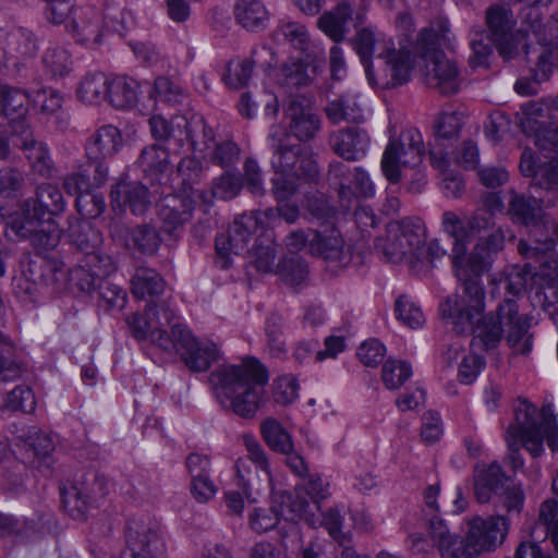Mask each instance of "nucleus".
<instances>
[{"instance_id": "f257e3e1", "label": "nucleus", "mask_w": 558, "mask_h": 558, "mask_svg": "<svg viewBox=\"0 0 558 558\" xmlns=\"http://www.w3.org/2000/svg\"><path fill=\"white\" fill-rule=\"evenodd\" d=\"M489 226L490 219L482 210L475 211L466 221L452 211L442 215L444 231L453 239L452 266L463 291L448 296L440 304V313L460 328L470 327L474 317L485 311V293L480 277L489 268L493 255L504 247L506 234L497 229L488 238L480 239L473 252L465 255L469 240Z\"/></svg>"}, {"instance_id": "f03ea898", "label": "nucleus", "mask_w": 558, "mask_h": 558, "mask_svg": "<svg viewBox=\"0 0 558 558\" xmlns=\"http://www.w3.org/2000/svg\"><path fill=\"white\" fill-rule=\"evenodd\" d=\"M454 36L448 20L439 17L423 28L415 44H401L399 50L386 53V86L407 83L417 70L426 83L445 95L459 90L461 77L456 63L445 57L444 48H453Z\"/></svg>"}, {"instance_id": "7ed1b4c3", "label": "nucleus", "mask_w": 558, "mask_h": 558, "mask_svg": "<svg viewBox=\"0 0 558 558\" xmlns=\"http://www.w3.org/2000/svg\"><path fill=\"white\" fill-rule=\"evenodd\" d=\"M483 313L484 311L476 315L468 328H460L441 313L444 319L458 332H473L469 349L459 341H454L446 353L449 362L457 363L458 379L465 385L474 383L485 366L484 359L474 352L475 348L485 351L495 349L507 332V341L517 353L526 354L532 350V341L526 335L529 328L526 319L518 314V305L514 301L507 300L500 304L496 315L483 316Z\"/></svg>"}, {"instance_id": "20e7f679", "label": "nucleus", "mask_w": 558, "mask_h": 558, "mask_svg": "<svg viewBox=\"0 0 558 558\" xmlns=\"http://www.w3.org/2000/svg\"><path fill=\"white\" fill-rule=\"evenodd\" d=\"M267 369L254 357H246L238 364H222L209 376V384L218 403L233 414L251 420L260 409Z\"/></svg>"}, {"instance_id": "39448f33", "label": "nucleus", "mask_w": 558, "mask_h": 558, "mask_svg": "<svg viewBox=\"0 0 558 558\" xmlns=\"http://www.w3.org/2000/svg\"><path fill=\"white\" fill-rule=\"evenodd\" d=\"M546 439L551 451L558 450V423L549 407L541 411L526 400H519L514 407V422L510 424L506 441L509 448V459L514 470L523 465L518 453L524 447L533 457L544 450Z\"/></svg>"}, {"instance_id": "423d86ee", "label": "nucleus", "mask_w": 558, "mask_h": 558, "mask_svg": "<svg viewBox=\"0 0 558 558\" xmlns=\"http://www.w3.org/2000/svg\"><path fill=\"white\" fill-rule=\"evenodd\" d=\"M553 240H535V245L520 241L519 250L527 258H535L539 263L534 274L524 269L512 271L507 279L506 289L510 294L519 295L527 288V275L532 281V289L544 307L558 303V259L554 251Z\"/></svg>"}, {"instance_id": "0eeeda50", "label": "nucleus", "mask_w": 558, "mask_h": 558, "mask_svg": "<svg viewBox=\"0 0 558 558\" xmlns=\"http://www.w3.org/2000/svg\"><path fill=\"white\" fill-rule=\"evenodd\" d=\"M423 137L418 130L392 125L386 146V181L397 184L422 160Z\"/></svg>"}, {"instance_id": "6e6552de", "label": "nucleus", "mask_w": 558, "mask_h": 558, "mask_svg": "<svg viewBox=\"0 0 558 558\" xmlns=\"http://www.w3.org/2000/svg\"><path fill=\"white\" fill-rule=\"evenodd\" d=\"M425 230L410 218L386 222V260L414 268L423 258Z\"/></svg>"}, {"instance_id": "1a4fd4ad", "label": "nucleus", "mask_w": 558, "mask_h": 558, "mask_svg": "<svg viewBox=\"0 0 558 558\" xmlns=\"http://www.w3.org/2000/svg\"><path fill=\"white\" fill-rule=\"evenodd\" d=\"M510 523L504 515L473 517L466 521L463 556L476 558L496 550L505 542Z\"/></svg>"}, {"instance_id": "9d476101", "label": "nucleus", "mask_w": 558, "mask_h": 558, "mask_svg": "<svg viewBox=\"0 0 558 558\" xmlns=\"http://www.w3.org/2000/svg\"><path fill=\"white\" fill-rule=\"evenodd\" d=\"M274 217L272 209L253 210L238 216L229 228L228 234L216 238V251L220 267L228 268L231 264L230 254H240L245 250L248 240L259 228L268 226Z\"/></svg>"}, {"instance_id": "9b49d317", "label": "nucleus", "mask_w": 558, "mask_h": 558, "mask_svg": "<svg viewBox=\"0 0 558 558\" xmlns=\"http://www.w3.org/2000/svg\"><path fill=\"white\" fill-rule=\"evenodd\" d=\"M289 135L278 137L271 135L274 155L271 167L277 175H304L312 180L318 174L316 160L308 154H303L300 145L288 144Z\"/></svg>"}, {"instance_id": "f8f14e48", "label": "nucleus", "mask_w": 558, "mask_h": 558, "mask_svg": "<svg viewBox=\"0 0 558 558\" xmlns=\"http://www.w3.org/2000/svg\"><path fill=\"white\" fill-rule=\"evenodd\" d=\"M132 558H166L167 548L159 525L150 519L131 520L125 533Z\"/></svg>"}, {"instance_id": "ddd939ff", "label": "nucleus", "mask_w": 558, "mask_h": 558, "mask_svg": "<svg viewBox=\"0 0 558 558\" xmlns=\"http://www.w3.org/2000/svg\"><path fill=\"white\" fill-rule=\"evenodd\" d=\"M203 196L202 191L191 190V194L166 197L158 210L161 230L170 236L178 238Z\"/></svg>"}, {"instance_id": "4468645a", "label": "nucleus", "mask_w": 558, "mask_h": 558, "mask_svg": "<svg viewBox=\"0 0 558 558\" xmlns=\"http://www.w3.org/2000/svg\"><path fill=\"white\" fill-rule=\"evenodd\" d=\"M328 486L322 477L312 476L303 486L296 488L290 505L291 511L310 526H316L319 523L317 512L320 511V502L330 495Z\"/></svg>"}, {"instance_id": "2eb2a0df", "label": "nucleus", "mask_w": 558, "mask_h": 558, "mask_svg": "<svg viewBox=\"0 0 558 558\" xmlns=\"http://www.w3.org/2000/svg\"><path fill=\"white\" fill-rule=\"evenodd\" d=\"M179 341L181 361L195 373L206 372L218 359L219 352L215 343L196 340L191 331H175Z\"/></svg>"}, {"instance_id": "dca6fc26", "label": "nucleus", "mask_w": 558, "mask_h": 558, "mask_svg": "<svg viewBox=\"0 0 558 558\" xmlns=\"http://www.w3.org/2000/svg\"><path fill=\"white\" fill-rule=\"evenodd\" d=\"M13 146L20 147L29 160L34 170L41 175H49L51 172V159L46 145L35 138L31 125L22 120L12 124Z\"/></svg>"}, {"instance_id": "f3484780", "label": "nucleus", "mask_w": 558, "mask_h": 558, "mask_svg": "<svg viewBox=\"0 0 558 558\" xmlns=\"http://www.w3.org/2000/svg\"><path fill=\"white\" fill-rule=\"evenodd\" d=\"M284 119L288 122L290 133L301 142L314 138L322 123L319 117L304 97H295L289 100L284 108Z\"/></svg>"}, {"instance_id": "a211bd4d", "label": "nucleus", "mask_w": 558, "mask_h": 558, "mask_svg": "<svg viewBox=\"0 0 558 558\" xmlns=\"http://www.w3.org/2000/svg\"><path fill=\"white\" fill-rule=\"evenodd\" d=\"M349 22H354L357 27L363 24V15L361 13L354 15L350 2L342 0L333 9L320 15L317 26L331 40L341 43L349 33Z\"/></svg>"}, {"instance_id": "6ab92c4d", "label": "nucleus", "mask_w": 558, "mask_h": 558, "mask_svg": "<svg viewBox=\"0 0 558 558\" xmlns=\"http://www.w3.org/2000/svg\"><path fill=\"white\" fill-rule=\"evenodd\" d=\"M104 20V16L94 8H78L74 10L73 19L66 28L77 43L95 46L102 37Z\"/></svg>"}, {"instance_id": "aec40b11", "label": "nucleus", "mask_w": 558, "mask_h": 558, "mask_svg": "<svg viewBox=\"0 0 558 558\" xmlns=\"http://www.w3.org/2000/svg\"><path fill=\"white\" fill-rule=\"evenodd\" d=\"M110 233L124 246H133L145 254L156 253L161 242L157 230L148 225L137 226L131 230L122 223H113Z\"/></svg>"}, {"instance_id": "412c9836", "label": "nucleus", "mask_w": 558, "mask_h": 558, "mask_svg": "<svg viewBox=\"0 0 558 558\" xmlns=\"http://www.w3.org/2000/svg\"><path fill=\"white\" fill-rule=\"evenodd\" d=\"M41 217L43 211L37 209L36 203L25 201L21 211L10 215L5 221V236L11 241L29 240L37 227H40Z\"/></svg>"}, {"instance_id": "4be33fe9", "label": "nucleus", "mask_w": 558, "mask_h": 558, "mask_svg": "<svg viewBox=\"0 0 558 558\" xmlns=\"http://www.w3.org/2000/svg\"><path fill=\"white\" fill-rule=\"evenodd\" d=\"M107 494V481L104 476L92 474L90 478L82 484V487H72L65 494L63 502L70 512L77 511L83 515L89 505L101 499Z\"/></svg>"}, {"instance_id": "5701e85b", "label": "nucleus", "mask_w": 558, "mask_h": 558, "mask_svg": "<svg viewBox=\"0 0 558 558\" xmlns=\"http://www.w3.org/2000/svg\"><path fill=\"white\" fill-rule=\"evenodd\" d=\"M429 156L432 166L438 171V184L445 196L453 198L460 197L464 189V182L451 163L449 150L434 146Z\"/></svg>"}, {"instance_id": "b1692460", "label": "nucleus", "mask_w": 558, "mask_h": 558, "mask_svg": "<svg viewBox=\"0 0 558 558\" xmlns=\"http://www.w3.org/2000/svg\"><path fill=\"white\" fill-rule=\"evenodd\" d=\"M520 171L531 178L533 184L546 190L553 189L558 184V157L541 162L532 149L526 148L522 153Z\"/></svg>"}, {"instance_id": "393cba45", "label": "nucleus", "mask_w": 558, "mask_h": 558, "mask_svg": "<svg viewBox=\"0 0 558 558\" xmlns=\"http://www.w3.org/2000/svg\"><path fill=\"white\" fill-rule=\"evenodd\" d=\"M333 151L347 160H355L366 154L369 137L364 130L348 128L330 135Z\"/></svg>"}, {"instance_id": "a878e982", "label": "nucleus", "mask_w": 558, "mask_h": 558, "mask_svg": "<svg viewBox=\"0 0 558 558\" xmlns=\"http://www.w3.org/2000/svg\"><path fill=\"white\" fill-rule=\"evenodd\" d=\"M110 196L114 208H130L134 215H143L150 204L147 189L138 182H119Z\"/></svg>"}, {"instance_id": "bb28decb", "label": "nucleus", "mask_w": 558, "mask_h": 558, "mask_svg": "<svg viewBox=\"0 0 558 558\" xmlns=\"http://www.w3.org/2000/svg\"><path fill=\"white\" fill-rule=\"evenodd\" d=\"M320 72V64L315 60V53L310 58L292 60L281 68V85L290 89L307 87L314 83Z\"/></svg>"}, {"instance_id": "cd10ccee", "label": "nucleus", "mask_w": 558, "mask_h": 558, "mask_svg": "<svg viewBox=\"0 0 558 558\" xmlns=\"http://www.w3.org/2000/svg\"><path fill=\"white\" fill-rule=\"evenodd\" d=\"M311 255L326 260H341L344 255V240L333 226L315 229L311 243Z\"/></svg>"}, {"instance_id": "c85d7f7f", "label": "nucleus", "mask_w": 558, "mask_h": 558, "mask_svg": "<svg viewBox=\"0 0 558 558\" xmlns=\"http://www.w3.org/2000/svg\"><path fill=\"white\" fill-rule=\"evenodd\" d=\"M122 145V136L118 128L102 125L88 140L86 155L88 160H104L113 156Z\"/></svg>"}, {"instance_id": "c756f323", "label": "nucleus", "mask_w": 558, "mask_h": 558, "mask_svg": "<svg viewBox=\"0 0 558 558\" xmlns=\"http://www.w3.org/2000/svg\"><path fill=\"white\" fill-rule=\"evenodd\" d=\"M272 37L278 43H286L290 45L294 50L307 58L314 53V45L311 40L310 33L306 26L299 22H281L274 31Z\"/></svg>"}, {"instance_id": "7c9ffc66", "label": "nucleus", "mask_w": 558, "mask_h": 558, "mask_svg": "<svg viewBox=\"0 0 558 558\" xmlns=\"http://www.w3.org/2000/svg\"><path fill=\"white\" fill-rule=\"evenodd\" d=\"M162 318L159 317V310L146 308L145 316L134 314L129 319V325L133 336L140 340L150 337L151 329L156 326L171 325L175 318L174 311L168 304L160 306Z\"/></svg>"}, {"instance_id": "2f4dec72", "label": "nucleus", "mask_w": 558, "mask_h": 558, "mask_svg": "<svg viewBox=\"0 0 558 558\" xmlns=\"http://www.w3.org/2000/svg\"><path fill=\"white\" fill-rule=\"evenodd\" d=\"M504 474L498 463L477 464L474 471V490L480 502H487L502 485Z\"/></svg>"}, {"instance_id": "473e14b6", "label": "nucleus", "mask_w": 558, "mask_h": 558, "mask_svg": "<svg viewBox=\"0 0 558 558\" xmlns=\"http://www.w3.org/2000/svg\"><path fill=\"white\" fill-rule=\"evenodd\" d=\"M169 151L159 144L145 147L138 158V165L146 178L151 182H159L169 170Z\"/></svg>"}, {"instance_id": "72a5a7b5", "label": "nucleus", "mask_w": 558, "mask_h": 558, "mask_svg": "<svg viewBox=\"0 0 558 558\" xmlns=\"http://www.w3.org/2000/svg\"><path fill=\"white\" fill-rule=\"evenodd\" d=\"M17 445L33 453L34 458L44 459L54 449L52 438L37 426L22 427L16 434Z\"/></svg>"}, {"instance_id": "f704fd0d", "label": "nucleus", "mask_w": 558, "mask_h": 558, "mask_svg": "<svg viewBox=\"0 0 558 558\" xmlns=\"http://www.w3.org/2000/svg\"><path fill=\"white\" fill-rule=\"evenodd\" d=\"M77 97L86 104H100L107 100L109 93V78L102 72H88L80 81Z\"/></svg>"}, {"instance_id": "c9c22d12", "label": "nucleus", "mask_w": 558, "mask_h": 558, "mask_svg": "<svg viewBox=\"0 0 558 558\" xmlns=\"http://www.w3.org/2000/svg\"><path fill=\"white\" fill-rule=\"evenodd\" d=\"M509 214L513 221L525 226H533V232L536 235L539 229L536 225L541 217V206L534 197H526L512 192Z\"/></svg>"}, {"instance_id": "e433bc0d", "label": "nucleus", "mask_w": 558, "mask_h": 558, "mask_svg": "<svg viewBox=\"0 0 558 558\" xmlns=\"http://www.w3.org/2000/svg\"><path fill=\"white\" fill-rule=\"evenodd\" d=\"M234 13L236 21L252 31L265 28L269 20L267 9L259 0H238Z\"/></svg>"}, {"instance_id": "4c0bfd02", "label": "nucleus", "mask_w": 558, "mask_h": 558, "mask_svg": "<svg viewBox=\"0 0 558 558\" xmlns=\"http://www.w3.org/2000/svg\"><path fill=\"white\" fill-rule=\"evenodd\" d=\"M28 95L15 87L0 85V114L12 118L11 125L15 121H26Z\"/></svg>"}, {"instance_id": "58836bf2", "label": "nucleus", "mask_w": 558, "mask_h": 558, "mask_svg": "<svg viewBox=\"0 0 558 558\" xmlns=\"http://www.w3.org/2000/svg\"><path fill=\"white\" fill-rule=\"evenodd\" d=\"M131 290L137 299L153 298L163 292L165 280L156 270L140 267L131 280Z\"/></svg>"}, {"instance_id": "ea45409f", "label": "nucleus", "mask_w": 558, "mask_h": 558, "mask_svg": "<svg viewBox=\"0 0 558 558\" xmlns=\"http://www.w3.org/2000/svg\"><path fill=\"white\" fill-rule=\"evenodd\" d=\"M137 88V82L126 76H119L112 81L109 80V93L107 99L116 108H131L136 104Z\"/></svg>"}, {"instance_id": "a19ab883", "label": "nucleus", "mask_w": 558, "mask_h": 558, "mask_svg": "<svg viewBox=\"0 0 558 558\" xmlns=\"http://www.w3.org/2000/svg\"><path fill=\"white\" fill-rule=\"evenodd\" d=\"M260 433L265 442L274 451L279 453L291 451L292 437L276 418L264 420L260 423Z\"/></svg>"}, {"instance_id": "79ce46f5", "label": "nucleus", "mask_w": 558, "mask_h": 558, "mask_svg": "<svg viewBox=\"0 0 558 558\" xmlns=\"http://www.w3.org/2000/svg\"><path fill=\"white\" fill-rule=\"evenodd\" d=\"M23 364L15 359L13 341L0 331V379L14 380L22 376Z\"/></svg>"}, {"instance_id": "37998d69", "label": "nucleus", "mask_w": 558, "mask_h": 558, "mask_svg": "<svg viewBox=\"0 0 558 558\" xmlns=\"http://www.w3.org/2000/svg\"><path fill=\"white\" fill-rule=\"evenodd\" d=\"M325 114L332 124L341 122L359 123L363 119L361 109L356 104L343 96L329 101L325 107Z\"/></svg>"}, {"instance_id": "c03bdc74", "label": "nucleus", "mask_w": 558, "mask_h": 558, "mask_svg": "<svg viewBox=\"0 0 558 558\" xmlns=\"http://www.w3.org/2000/svg\"><path fill=\"white\" fill-rule=\"evenodd\" d=\"M243 187L242 178L235 173L226 172L211 183V195L207 197L205 194L201 201L211 203L213 198L232 199L236 197Z\"/></svg>"}, {"instance_id": "a18cd8bd", "label": "nucleus", "mask_w": 558, "mask_h": 558, "mask_svg": "<svg viewBox=\"0 0 558 558\" xmlns=\"http://www.w3.org/2000/svg\"><path fill=\"white\" fill-rule=\"evenodd\" d=\"M430 535L439 548L441 558H464L456 547L457 541L442 520L435 518L430 521Z\"/></svg>"}, {"instance_id": "49530a36", "label": "nucleus", "mask_w": 558, "mask_h": 558, "mask_svg": "<svg viewBox=\"0 0 558 558\" xmlns=\"http://www.w3.org/2000/svg\"><path fill=\"white\" fill-rule=\"evenodd\" d=\"M375 48V36L374 32L368 27H362L357 31L354 38V49L360 56L362 63L365 68V73L369 84L375 85V77L373 71V64L371 57L373 56Z\"/></svg>"}, {"instance_id": "de8ad7c7", "label": "nucleus", "mask_w": 558, "mask_h": 558, "mask_svg": "<svg viewBox=\"0 0 558 558\" xmlns=\"http://www.w3.org/2000/svg\"><path fill=\"white\" fill-rule=\"evenodd\" d=\"M43 62L53 76L63 77L72 71L71 53L60 46L49 47L44 53Z\"/></svg>"}, {"instance_id": "09e8293b", "label": "nucleus", "mask_w": 558, "mask_h": 558, "mask_svg": "<svg viewBox=\"0 0 558 558\" xmlns=\"http://www.w3.org/2000/svg\"><path fill=\"white\" fill-rule=\"evenodd\" d=\"M265 335L269 353L275 357L284 356L287 348L283 336V318L280 315L272 314L267 318Z\"/></svg>"}, {"instance_id": "8fccbe9b", "label": "nucleus", "mask_w": 558, "mask_h": 558, "mask_svg": "<svg viewBox=\"0 0 558 558\" xmlns=\"http://www.w3.org/2000/svg\"><path fill=\"white\" fill-rule=\"evenodd\" d=\"M553 492L558 495V472L553 478ZM539 521L547 527L551 542L558 553V502L555 499L546 500L539 510Z\"/></svg>"}, {"instance_id": "3c124183", "label": "nucleus", "mask_w": 558, "mask_h": 558, "mask_svg": "<svg viewBox=\"0 0 558 558\" xmlns=\"http://www.w3.org/2000/svg\"><path fill=\"white\" fill-rule=\"evenodd\" d=\"M463 123V116L457 111H442L436 118L434 123L435 133L437 135V144L444 150H447L442 147L440 141L449 140L454 137Z\"/></svg>"}, {"instance_id": "603ef678", "label": "nucleus", "mask_w": 558, "mask_h": 558, "mask_svg": "<svg viewBox=\"0 0 558 558\" xmlns=\"http://www.w3.org/2000/svg\"><path fill=\"white\" fill-rule=\"evenodd\" d=\"M36 198L39 203L37 209L51 214L58 215L65 208V202L60 190L49 183L40 184L36 191Z\"/></svg>"}, {"instance_id": "864d4df0", "label": "nucleus", "mask_w": 558, "mask_h": 558, "mask_svg": "<svg viewBox=\"0 0 558 558\" xmlns=\"http://www.w3.org/2000/svg\"><path fill=\"white\" fill-rule=\"evenodd\" d=\"M277 274L286 283L298 286L306 279L308 267L301 257L283 258L277 264Z\"/></svg>"}, {"instance_id": "5fc2aeb1", "label": "nucleus", "mask_w": 558, "mask_h": 558, "mask_svg": "<svg viewBox=\"0 0 558 558\" xmlns=\"http://www.w3.org/2000/svg\"><path fill=\"white\" fill-rule=\"evenodd\" d=\"M80 262L83 263V265L87 267L94 276L100 277L101 279L116 271V264L112 257L105 253L100 247L88 251V253H84Z\"/></svg>"}, {"instance_id": "6e6d98bb", "label": "nucleus", "mask_w": 558, "mask_h": 558, "mask_svg": "<svg viewBox=\"0 0 558 558\" xmlns=\"http://www.w3.org/2000/svg\"><path fill=\"white\" fill-rule=\"evenodd\" d=\"M395 311L398 319L412 329L422 327L425 322L421 308L407 295L397 299Z\"/></svg>"}, {"instance_id": "4d7b16f0", "label": "nucleus", "mask_w": 558, "mask_h": 558, "mask_svg": "<svg viewBox=\"0 0 558 558\" xmlns=\"http://www.w3.org/2000/svg\"><path fill=\"white\" fill-rule=\"evenodd\" d=\"M252 73L253 69L247 60H232L226 68L223 80L229 87L240 89L248 83Z\"/></svg>"}, {"instance_id": "13d9d810", "label": "nucleus", "mask_w": 558, "mask_h": 558, "mask_svg": "<svg viewBox=\"0 0 558 558\" xmlns=\"http://www.w3.org/2000/svg\"><path fill=\"white\" fill-rule=\"evenodd\" d=\"M277 251L272 243L257 244L250 251V262L254 265L257 271L262 274H269L277 270L276 265Z\"/></svg>"}, {"instance_id": "bf43d9fd", "label": "nucleus", "mask_w": 558, "mask_h": 558, "mask_svg": "<svg viewBox=\"0 0 558 558\" xmlns=\"http://www.w3.org/2000/svg\"><path fill=\"white\" fill-rule=\"evenodd\" d=\"M413 374L408 361L398 359L386 360V389L400 388Z\"/></svg>"}, {"instance_id": "052dcab7", "label": "nucleus", "mask_w": 558, "mask_h": 558, "mask_svg": "<svg viewBox=\"0 0 558 558\" xmlns=\"http://www.w3.org/2000/svg\"><path fill=\"white\" fill-rule=\"evenodd\" d=\"M279 522V512L274 507L255 508L248 515L250 527L258 534H263L275 529Z\"/></svg>"}, {"instance_id": "680f3d73", "label": "nucleus", "mask_w": 558, "mask_h": 558, "mask_svg": "<svg viewBox=\"0 0 558 558\" xmlns=\"http://www.w3.org/2000/svg\"><path fill=\"white\" fill-rule=\"evenodd\" d=\"M178 174L182 179L183 192L181 194H191V190H194L193 185L198 183L202 178V162L191 156L184 157L178 165Z\"/></svg>"}, {"instance_id": "e2e57ef3", "label": "nucleus", "mask_w": 558, "mask_h": 558, "mask_svg": "<svg viewBox=\"0 0 558 558\" xmlns=\"http://www.w3.org/2000/svg\"><path fill=\"white\" fill-rule=\"evenodd\" d=\"M71 238L83 253L96 250L102 244V234L89 223H82L76 230H72Z\"/></svg>"}, {"instance_id": "0e129e2a", "label": "nucleus", "mask_w": 558, "mask_h": 558, "mask_svg": "<svg viewBox=\"0 0 558 558\" xmlns=\"http://www.w3.org/2000/svg\"><path fill=\"white\" fill-rule=\"evenodd\" d=\"M190 125V137L194 149L199 151L211 149L216 144L215 132L207 125L204 118L194 119Z\"/></svg>"}, {"instance_id": "69168bd1", "label": "nucleus", "mask_w": 558, "mask_h": 558, "mask_svg": "<svg viewBox=\"0 0 558 558\" xmlns=\"http://www.w3.org/2000/svg\"><path fill=\"white\" fill-rule=\"evenodd\" d=\"M34 531V522L0 512V537H25Z\"/></svg>"}, {"instance_id": "338daca9", "label": "nucleus", "mask_w": 558, "mask_h": 558, "mask_svg": "<svg viewBox=\"0 0 558 558\" xmlns=\"http://www.w3.org/2000/svg\"><path fill=\"white\" fill-rule=\"evenodd\" d=\"M33 246L38 250H50L58 245L60 241V230L53 221H40L36 232L29 239Z\"/></svg>"}, {"instance_id": "774afa93", "label": "nucleus", "mask_w": 558, "mask_h": 558, "mask_svg": "<svg viewBox=\"0 0 558 558\" xmlns=\"http://www.w3.org/2000/svg\"><path fill=\"white\" fill-rule=\"evenodd\" d=\"M299 396V384L294 376L283 375L274 381V400L282 405L292 403Z\"/></svg>"}]
</instances>
